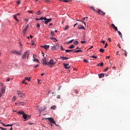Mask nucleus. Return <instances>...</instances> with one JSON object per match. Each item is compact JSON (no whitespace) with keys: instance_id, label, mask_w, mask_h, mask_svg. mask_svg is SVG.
<instances>
[{"instance_id":"nucleus-10","label":"nucleus","mask_w":130,"mask_h":130,"mask_svg":"<svg viewBox=\"0 0 130 130\" xmlns=\"http://www.w3.org/2000/svg\"><path fill=\"white\" fill-rule=\"evenodd\" d=\"M43 64H45V66L48 65V62H46V58H44L42 60Z\"/></svg>"},{"instance_id":"nucleus-61","label":"nucleus","mask_w":130,"mask_h":130,"mask_svg":"<svg viewBox=\"0 0 130 130\" xmlns=\"http://www.w3.org/2000/svg\"><path fill=\"white\" fill-rule=\"evenodd\" d=\"M117 46L119 47V48H121V47H120V44H118Z\"/></svg>"},{"instance_id":"nucleus-40","label":"nucleus","mask_w":130,"mask_h":130,"mask_svg":"<svg viewBox=\"0 0 130 130\" xmlns=\"http://www.w3.org/2000/svg\"><path fill=\"white\" fill-rule=\"evenodd\" d=\"M100 52L103 53V52H104V49H100Z\"/></svg>"},{"instance_id":"nucleus-24","label":"nucleus","mask_w":130,"mask_h":130,"mask_svg":"<svg viewBox=\"0 0 130 130\" xmlns=\"http://www.w3.org/2000/svg\"><path fill=\"white\" fill-rule=\"evenodd\" d=\"M17 93L18 95H21V94H22L23 92H22L21 91H20V90H17Z\"/></svg>"},{"instance_id":"nucleus-42","label":"nucleus","mask_w":130,"mask_h":130,"mask_svg":"<svg viewBox=\"0 0 130 130\" xmlns=\"http://www.w3.org/2000/svg\"><path fill=\"white\" fill-rule=\"evenodd\" d=\"M84 62H86V63H88L89 61L87 60L86 59L83 60Z\"/></svg>"},{"instance_id":"nucleus-55","label":"nucleus","mask_w":130,"mask_h":130,"mask_svg":"<svg viewBox=\"0 0 130 130\" xmlns=\"http://www.w3.org/2000/svg\"><path fill=\"white\" fill-rule=\"evenodd\" d=\"M62 2H63L64 3H68L69 2L68 0H63Z\"/></svg>"},{"instance_id":"nucleus-52","label":"nucleus","mask_w":130,"mask_h":130,"mask_svg":"<svg viewBox=\"0 0 130 130\" xmlns=\"http://www.w3.org/2000/svg\"><path fill=\"white\" fill-rule=\"evenodd\" d=\"M28 13H29V14H33V11H27Z\"/></svg>"},{"instance_id":"nucleus-37","label":"nucleus","mask_w":130,"mask_h":130,"mask_svg":"<svg viewBox=\"0 0 130 130\" xmlns=\"http://www.w3.org/2000/svg\"><path fill=\"white\" fill-rule=\"evenodd\" d=\"M40 20H46V17H41L40 18Z\"/></svg>"},{"instance_id":"nucleus-12","label":"nucleus","mask_w":130,"mask_h":130,"mask_svg":"<svg viewBox=\"0 0 130 130\" xmlns=\"http://www.w3.org/2000/svg\"><path fill=\"white\" fill-rule=\"evenodd\" d=\"M112 27H113V29H114L115 31H117V27L115 26V25L114 24H111Z\"/></svg>"},{"instance_id":"nucleus-31","label":"nucleus","mask_w":130,"mask_h":130,"mask_svg":"<svg viewBox=\"0 0 130 130\" xmlns=\"http://www.w3.org/2000/svg\"><path fill=\"white\" fill-rule=\"evenodd\" d=\"M25 80L26 81H28V82H30L31 81V79H30V78H28V77H25Z\"/></svg>"},{"instance_id":"nucleus-44","label":"nucleus","mask_w":130,"mask_h":130,"mask_svg":"<svg viewBox=\"0 0 130 130\" xmlns=\"http://www.w3.org/2000/svg\"><path fill=\"white\" fill-rule=\"evenodd\" d=\"M87 19H88V17H84V18H83V21H85V20L86 19V21H87Z\"/></svg>"},{"instance_id":"nucleus-14","label":"nucleus","mask_w":130,"mask_h":130,"mask_svg":"<svg viewBox=\"0 0 130 130\" xmlns=\"http://www.w3.org/2000/svg\"><path fill=\"white\" fill-rule=\"evenodd\" d=\"M63 66H64V68L66 69H70V68H71V67H69V63H67V64L63 63ZM67 67H68V68H67Z\"/></svg>"},{"instance_id":"nucleus-28","label":"nucleus","mask_w":130,"mask_h":130,"mask_svg":"<svg viewBox=\"0 0 130 130\" xmlns=\"http://www.w3.org/2000/svg\"><path fill=\"white\" fill-rule=\"evenodd\" d=\"M16 99H17V96L14 95L12 101L15 102V101H16Z\"/></svg>"},{"instance_id":"nucleus-17","label":"nucleus","mask_w":130,"mask_h":130,"mask_svg":"<svg viewBox=\"0 0 130 130\" xmlns=\"http://www.w3.org/2000/svg\"><path fill=\"white\" fill-rule=\"evenodd\" d=\"M78 29H85V27H84V26H83V25H79V26H78Z\"/></svg>"},{"instance_id":"nucleus-2","label":"nucleus","mask_w":130,"mask_h":130,"mask_svg":"<svg viewBox=\"0 0 130 130\" xmlns=\"http://www.w3.org/2000/svg\"><path fill=\"white\" fill-rule=\"evenodd\" d=\"M55 64V62L53 60V59H51L49 60V62H48V65L51 68H52L53 66Z\"/></svg>"},{"instance_id":"nucleus-63","label":"nucleus","mask_w":130,"mask_h":130,"mask_svg":"<svg viewBox=\"0 0 130 130\" xmlns=\"http://www.w3.org/2000/svg\"><path fill=\"white\" fill-rule=\"evenodd\" d=\"M108 41H109V42H111V39L109 38Z\"/></svg>"},{"instance_id":"nucleus-13","label":"nucleus","mask_w":130,"mask_h":130,"mask_svg":"<svg viewBox=\"0 0 130 130\" xmlns=\"http://www.w3.org/2000/svg\"><path fill=\"white\" fill-rule=\"evenodd\" d=\"M24 102H20L19 103H15V105L18 106V105H24Z\"/></svg>"},{"instance_id":"nucleus-62","label":"nucleus","mask_w":130,"mask_h":130,"mask_svg":"<svg viewBox=\"0 0 130 130\" xmlns=\"http://www.w3.org/2000/svg\"><path fill=\"white\" fill-rule=\"evenodd\" d=\"M54 34V33H53V32L51 31V35L52 36H53Z\"/></svg>"},{"instance_id":"nucleus-60","label":"nucleus","mask_w":130,"mask_h":130,"mask_svg":"<svg viewBox=\"0 0 130 130\" xmlns=\"http://www.w3.org/2000/svg\"><path fill=\"white\" fill-rule=\"evenodd\" d=\"M52 25H53V24H52V23H50V24H49V28H50V26H52Z\"/></svg>"},{"instance_id":"nucleus-25","label":"nucleus","mask_w":130,"mask_h":130,"mask_svg":"<svg viewBox=\"0 0 130 130\" xmlns=\"http://www.w3.org/2000/svg\"><path fill=\"white\" fill-rule=\"evenodd\" d=\"M72 42H74V39L69 41L68 42H67L66 44H70V43H72Z\"/></svg>"},{"instance_id":"nucleus-7","label":"nucleus","mask_w":130,"mask_h":130,"mask_svg":"<svg viewBox=\"0 0 130 130\" xmlns=\"http://www.w3.org/2000/svg\"><path fill=\"white\" fill-rule=\"evenodd\" d=\"M58 48V44H55L54 46L52 47V50H55V49H57Z\"/></svg>"},{"instance_id":"nucleus-11","label":"nucleus","mask_w":130,"mask_h":130,"mask_svg":"<svg viewBox=\"0 0 130 130\" xmlns=\"http://www.w3.org/2000/svg\"><path fill=\"white\" fill-rule=\"evenodd\" d=\"M45 110H46V108H45V107H44V108H40L39 109V112H41V111H45Z\"/></svg>"},{"instance_id":"nucleus-38","label":"nucleus","mask_w":130,"mask_h":130,"mask_svg":"<svg viewBox=\"0 0 130 130\" xmlns=\"http://www.w3.org/2000/svg\"><path fill=\"white\" fill-rule=\"evenodd\" d=\"M90 9H91L92 10H93V11H94V12H96V10L95 9H94V7H93L92 6H90Z\"/></svg>"},{"instance_id":"nucleus-47","label":"nucleus","mask_w":130,"mask_h":130,"mask_svg":"<svg viewBox=\"0 0 130 130\" xmlns=\"http://www.w3.org/2000/svg\"><path fill=\"white\" fill-rule=\"evenodd\" d=\"M108 70H109V68L108 67H107L105 69L104 72H107V71H108Z\"/></svg>"},{"instance_id":"nucleus-8","label":"nucleus","mask_w":130,"mask_h":130,"mask_svg":"<svg viewBox=\"0 0 130 130\" xmlns=\"http://www.w3.org/2000/svg\"><path fill=\"white\" fill-rule=\"evenodd\" d=\"M28 28H29V25H28V24H27L26 25V26L23 29V34H24V35H25V34L26 33V31H27V30H28Z\"/></svg>"},{"instance_id":"nucleus-51","label":"nucleus","mask_w":130,"mask_h":130,"mask_svg":"<svg viewBox=\"0 0 130 130\" xmlns=\"http://www.w3.org/2000/svg\"><path fill=\"white\" fill-rule=\"evenodd\" d=\"M0 128H1V129H2V130H7V128H4V127H0Z\"/></svg>"},{"instance_id":"nucleus-5","label":"nucleus","mask_w":130,"mask_h":130,"mask_svg":"<svg viewBox=\"0 0 130 130\" xmlns=\"http://www.w3.org/2000/svg\"><path fill=\"white\" fill-rule=\"evenodd\" d=\"M23 118H24L25 120H27V119H29V118H30V115H27V114H24V115H23L22 116Z\"/></svg>"},{"instance_id":"nucleus-27","label":"nucleus","mask_w":130,"mask_h":130,"mask_svg":"<svg viewBox=\"0 0 130 130\" xmlns=\"http://www.w3.org/2000/svg\"><path fill=\"white\" fill-rule=\"evenodd\" d=\"M14 18L15 19V20H16V21H17V22H19V20L17 19V15H13Z\"/></svg>"},{"instance_id":"nucleus-33","label":"nucleus","mask_w":130,"mask_h":130,"mask_svg":"<svg viewBox=\"0 0 130 130\" xmlns=\"http://www.w3.org/2000/svg\"><path fill=\"white\" fill-rule=\"evenodd\" d=\"M83 51L81 50H78L76 51H74L73 52H75V53H78V52H82Z\"/></svg>"},{"instance_id":"nucleus-16","label":"nucleus","mask_w":130,"mask_h":130,"mask_svg":"<svg viewBox=\"0 0 130 130\" xmlns=\"http://www.w3.org/2000/svg\"><path fill=\"white\" fill-rule=\"evenodd\" d=\"M6 92V88L4 87L1 88V92L5 93Z\"/></svg>"},{"instance_id":"nucleus-48","label":"nucleus","mask_w":130,"mask_h":130,"mask_svg":"<svg viewBox=\"0 0 130 130\" xmlns=\"http://www.w3.org/2000/svg\"><path fill=\"white\" fill-rule=\"evenodd\" d=\"M6 126H13V124H7Z\"/></svg>"},{"instance_id":"nucleus-59","label":"nucleus","mask_w":130,"mask_h":130,"mask_svg":"<svg viewBox=\"0 0 130 130\" xmlns=\"http://www.w3.org/2000/svg\"><path fill=\"white\" fill-rule=\"evenodd\" d=\"M37 81H38V84H41V83H40V80L38 79Z\"/></svg>"},{"instance_id":"nucleus-36","label":"nucleus","mask_w":130,"mask_h":130,"mask_svg":"<svg viewBox=\"0 0 130 130\" xmlns=\"http://www.w3.org/2000/svg\"><path fill=\"white\" fill-rule=\"evenodd\" d=\"M71 51H74V50H66V52H71Z\"/></svg>"},{"instance_id":"nucleus-15","label":"nucleus","mask_w":130,"mask_h":130,"mask_svg":"<svg viewBox=\"0 0 130 130\" xmlns=\"http://www.w3.org/2000/svg\"><path fill=\"white\" fill-rule=\"evenodd\" d=\"M99 77L100 79H101V78H104V74L102 73V74H99Z\"/></svg>"},{"instance_id":"nucleus-3","label":"nucleus","mask_w":130,"mask_h":130,"mask_svg":"<svg viewBox=\"0 0 130 130\" xmlns=\"http://www.w3.org/2000/svg\"><path fill=\"white\" fill-rule=\"evenodd\" d=\"M45 119L50 121V123H53L54 124H55V121H54V119H53L52 117L46 118Z\"/></svg>"},{"instance_id":"nucleus-4","label":"nucleus","mask_w":130,"mask_h":130,"mask_svg":"<svg viewBox=\"0 0 130 130\" xmlns=\"http://www.w3.org/2000/svg\"><path fill=\"white\" fill-rule=\"evenodd\" d=\"M99 15H102V16H105V13L101 11L100 9H97V11H95Z\"/></svg>"},{"instance_id":"nucleus-43","label":"nucleus","mask_w":130,"mask_h":130,"mask_svg":"<svg viewBox=\"0 0 130 130\" xmlns=\"http://www.w3.org/2000/svg\"><path fill=\"white\" fill-rule=\"evenodd\" d=\"M91 57H92V58H97V57H97L95 55H92V56H91Z\"/></svg>"},{"instance_id":"nucleus-19","label":"nucleus","mask_w":130,"mask_h":130,"mask_svg":"<svg viewBox=\"0 0 130 130\" xmlns=\"http://www.w3.org/2000/svg\"><path fill=\"white\" fill-rule=\"evenodd\" d=\"M117 31L118 32V34L120 36L121 38H122V34H121V32L120 31H118V30Z\"/></svg>"},{"instance_id":"nucleus-29","label":"nucleus","mask_w":130,"mask_h":130,"mask_svg":"<svg viewBox=\"0 0 130 130\" xmlns=\"http://www.w3.org/2000/svg\"><path fill=\"white\" fill-rule=\"evenodd\" d=\"M18 113L19 114H20V115H23L25 113H24V112L23 111H19L18 112Z\"/></svg>"},{"instance_id":"nucleus-41","label":"nucleus","mask_w":130,"mask_h":130,"mask_svg":"<svg viewBox=\"0 0 130 130\" xmlns=\"http://www.w3.org/2000/svg\"><path fill=\"white\" fill-rule=\"evenodd\" d=\"M38 67H39V64H37L36 66H35L33 67L34 69H36V68H38Z\"/></svg>"},{"instance_id":"nucleus-54","label":"nucleus","mask_w":130,"mask_h":130,"mask_svg":"<svg viewBox=\"0 0 130 130\" xmlns=\"http://www.w3.org/2000/svg\"><path fill=\"white\" fill-rule=\"evenodd\" d=\"M108 46V44H107V43H106L105 45V48H106V47H107Z\"/></svg>"},{"instance_id":"nucleus-45","label":"nucleus","mask_w":130,"mask_h":130,"mask_svg":"<svg viewBox=\"0 0 130 130\" xmlns=\"http://www.w3.org/2000/svg\"><path fill=\"white\" fill-rule=\"evenodd\" d=\"M74 44H75V45H77V44H78V41H75L74 42Z\"/></svg>"},{"instance_id":"nucleus-23","label":"nucleus","mask_w":130,"mask_h":130,"mask_svg":"<svg viewBox=\"0 0 130 130\" xmlns=\"http://www.w3.org/2000/svg\"><path fill=\"white\" fill-rule=\"evenodd\" d=\"M68 48H70V49H73V48H75V45H71L70 47H68Z\"/></svg>"},{"instance_id":"nucleus-64","label":"nucleus","mask_w":130,"mask_h":130,"mask_svg":"<svg viewBox=\"0 0 130 130\" xmlns=\"http://www.w3.org/2000/svg\"><path fill=\"white\" fill-rule=\"evenodd\" d=\"M42 54L43 56L44 57V52H42Z\"/></svg>"},{"instance_id":"nucleus-53","label":"nucleus","mask_w":130,"mask_h":130,"mask_svg":"<svg viewBox=\"0 0 130 130\" xmlns=\"http://www.w3.org/2000/svg\"><path fill=\"white\" fill-rule=\"evenodd\" d=\"M60 49L61 50H62V51L64 50V49H63V47H62V46H61Z\"/></svg>"},{"instance_id":"nucleus-58","label":"nucleus","mask_w":130,"mask_h":130,"mask_svg":"<svg viewBox=\"0 0 130 130\" xmlns=\"http://www.w3.org/2000/svg\"><path fill=\"white\" fill-rule=\"evenodd\" d=\"M57 99H60V95H57Z\"/></svg>"},{"instance_id":"nucleus-1","label":"nucleus","mask_w":130,"mask_h":130,"mask_svg":"<svg viewBox=\"0 0 130 130\" xmlns=\"http://www.w3.org/2000/svg\"><path fill=\"white\" fill-rule=\"evenodd\" d=\"M27 59L29 58V54H30V53H29V50H27L26 52L24 53V54L22 56V58L23 59H25L27 57Z\"/></svg>"},{"instance_id":"nucleus-18","label":"nucleus","mask_w":130,"mask_h":130,"mask_svg":"<svg viewBox=\"0 0 130 130\" xmlns=\"http://www.w3.org/2000/svg\"><path fill=\"white\" fill-rule=\"evenodd\" d=\"M60 58H62L63 60H64L66 59H69V58L64 57V56H60Z\"/></svg>"},{"instance_id":"nucleus-46","label":"nucleus","mask_w":130,"mask_h":130,"mask_svg":"<svg viewBox=\"0 0 130 130\" xmlns=\"http://www.w3.org/2000/svg\"><path fill=\"white\" fill-rule=\"evenodd\" d=\"M75 93L76 94H79V91L78 90H75Z\"/></svg>"},{"instance_id":"nucleus-30","label":"nucleus","mask_w":130,"mask_h":130,"mask_svg":"<svg viewBox=\"0 0 130 130\" xmlns=\"http://www.w3.org/2000/svg\"><path fill=\"white\" fill-rule=\"evenodd\" d=\"M104 64V63L103 62H102L101 63L98 64V67H102Z\"/></svg>"},{"instance_id":"nucleus-39","label":"nucleus","mask_w":130,"mask_h":130,"mask_svg":"<svg viewBox=\"0 0 130 130\" xmlns=\"http://www.w3.org/2000/svg\"><path fill=\"white\" fill-rule=\"evenodd\" d=\"M34 61H37V62H40L39 60L38 59H34Z\"/></svg>"},{"instance_id":"nucleus-20","label":"nucleus","mask_w":130,"mask_h":130,"mask_svg":"<svg viewBox=\"0 0 130 130\" xmlns=\"http://www.w3.org/2000/svg\"><path fill=\"white\" fill-rule=\"evenodd\" d=\"M43 47H44L45 49H47V48H49V47H50V46L46 45L44 46H43Z\"/></svg>"},{"instance_id":"nucleus-6","label":"nucleus","mask_w":130,"mask_h":130,"mask_svg":"<svg viewBox=\"0 0 130 130\" xmlns=\"http://www.w3.org/2000/svg\"><path fill=\"white\" fill-rule=\"evenodd\" d=\"M51 21H52V19H51V18H49V19L46 18V19H45V24H48V23H49V22H51Z\"/></svg>"},{"instance_id":"nucleus-56","label":"nucleus","mask_w":130,"mask_h":130,"mask_svg":"<svg viewBox=\"0 0 130 130\" xmlns=\"http://www.w3.org/2000/svg\"><path fill=\"white\" fill-rule=\"evenodd\" d=\"M33 58H34V59H35V58H36V54H34V55H33Z\"/></svg>"},{"instance_id":"nucleus-32","label":"nucleus","mask_w":130,"mask_h":130,"mask_svg":"<svg viewBox=\"0 0 130 130\" xmlns=\"http://www.w3.org/2000/svg\"><path fill=\"white\" fill-rule=\"evenodd\" d=\"M51 40H53V41H54L55 42H56V41H57V40H56V39H55V38H51Z\"/></svg>"},{"instance_id":"nucleus-50","label":"nucleus","mask_w":130,"mask_h":130,"mask_svg":"<svg viewBox=\"0 0 130 130\" xmlns=\"http://www.w3.org/2000/svg\"><path fill=\"white\" fill-rule=\"evenodd\" d=\"M124 51L125 52V54H124L125 56H127V54H126V50H124Z\"/></svg>"},{"instance_id":"nucleus-49","label":"nucleus","mask_w":130,"mask_h":130,"mask_svg":"<svg viewBox=\"0 0 130 130\" xmlns=\"http://www.w3.org/2000/svg\"><path fill=\"white\" fill-rule=\"evenodd\" d=\"M80 42L82 43V44H84V43H86V41H81Z\"/></svg>"},{"instance_id":"nucleus-21","label":"nucleus","mask_w":130,"mask_h":130,"mask_svg":"<svg viewBox=\"0 0 130 130\" xmlns=\"http://www.w3.org/2000/svg\"><path fill=\"white\" fill-rule=\"evenodd\" d=\"M69 28H70V26L66 25L65 27L64 28V31H66V30H68Z\"/></svg>"},{"instance_id":"nucleus-9","label":"nucleus","mask_w":130,"mask_h":130,"mask_svg":"<svg viewBox=\"0 0 130 130\" xmlns=\"http://www.w3.org/2000/svg\"><path fill=\"white\" fill-rule=\"evenodd\" d=\"M12 53H13L14 54H18V55H22V53L19 52L17 51H13L12 52Z\"/></svg>"},{"instance_id":"nucleus-34","label":"nucleus","mask_w":130,"mask_h":130,"mask_svg":"<svg viewBox=\"0 0 130 130\" xmlns=\"http://www.w3.org/2000/svg\"><path fill=\"white\" fill-rule=\"evenodd\" d=\"M56 108V107L54 106L51 107V109H53V110H55Z\"/></svg>"},{"instance_id":"nucleus-22","label":"nucleus","mask_w":130,"mask_h":130,"mask_svg":"<svg viewBox=\"0 0 130 130\" xmlns=\"http://www.w3.org/2000/svg\"><path fill=\"white\" fill-rule=\"evenodd\" d=\"M21 83L22 84H25V85H28V83L26 82V80L25 79H24Z\"/></svg>"},{"instance_id":"nucleus-26","label":"nucleus","mask_w":130,"mask_h":130,"mask_svg":"<svg viewBox=\"0 0 130 130\" xmlns=\"http://www.w3.org/2000/svg\"><path fill=\"white\" fill-rule=\"evenodd\" d=\"M76 21H78V22H81V23H83V24H84L85 26H86V23H85L84 21H83L79 19L76 20Z\"/></svg>"},{"instance_id":"nucleus-35","label":"nucleus","mask_w":130,"mask_h":130,"mask_svg":"<svg viewBox=\"0 0 130 130\" xmlns=\"http://www.w3.org/2000/svg\"><path fill=\"white\" fill-rule=\"evenodd\" d=\"M37 15H38V16H39L40 15H41V11H40V10L38 11L37 12Z\"/></svg>"},{"instance_id":"nucleus-57","label":"nucleus","mask_w":130,"mask_h":130,"mask_svg":"<svg viewBox=\"0 0 130 130\" xmlns=\"http://www.w3.org/2000/svg\"><path fill=\"white\" fill-rule=\"evenodd\" d=\"M37 26L38 27V28H39V27H40V24L39 23H37Z\"/></svg>"}]
</instances>
